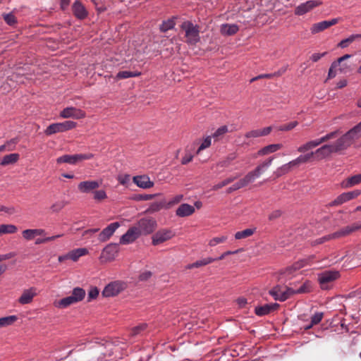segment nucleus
Here are the masks:
<instances>
[{
    "instance_id": "1",
    "label": "nucleus",
    "mask_w": 361,
    "mask_h": 361,
    "mask_svg": "<svg viewBox=\"0 0 361 361\" xmlns=\"http://www.w3.org/2000/svg\"><path fill=\"white\" fill-rule=\"evenodd\" d=\"M361 137V121L339 137L336 141L323 145L316 149L318 157L324 159L333 154H339L347 149L355 140Z\"/></svg>"
},
{
    "instance_id": "2",
    "label": "nucleus",
    "mask_w": 361,
    "mask_h": 361,
    "mask_svg": "<svg viewBox=\"0 0 361 361\" xmlns=\"http://www.w3.org/2000/svg\"><path fill=\"white\" fill-rule=\"evenodd\" d=\"M274 158L270 157L264 161L257 166V167L250 171L245 177L241 178L238 182L233 185L230 188V191L236 190L243 187L247 186L248 184L254 182L257 178L260 177L271 165Z\"/></svg>"
},
{
    "instance_id": "3",
    "label": "nucleus",
    "mask_w": 361,
    "mask_h": 361,
    "mask_svg": "<svg viewBox=\"0 0 361 361\" xmlns=\"http://www.w3.org/2000/svg\"><path fill=\"white\" fill-rule=\"evenodd\" d=\"M312 159L317 160H322V159L318 157L317 154H316V150L312 151L305 154H301L296 159L278 167L274 172V175L276 178L281 177L289 173L293 169L299 166L300 164H305L311 161Z\"/></svg>"
},
{
    "instance_id": "4",
    "label": "nucleus",
    "mask_w": 361,
    "mask_h": 361,
    "mask_svg": "<svg viewBox=\"0 0 361 361\" xmlns=\"http://www.w3.org/2000/svg\"><path fill=\"white\" fill-rule=\"evenodd\" d=\"M85 295L86 293L83 288L76 287L73 289L71 295L55 301L54 305L57 308L64 309L82 301L85 298Z\"/></svg>"
},
{
    "instance_id": "5",
    "label": "nucleus",
    "mask_w": 361,
    "mask_h": 361,
    "mask_svg": "<svg viewBox=\"0 0 361 361\" xmlns=\"http://www.w3.org/2000/svg\"><path fill=\"white\" fill-rule=\"evenodd\" d=\"M338 134H339V130H335V131L330 132L319 138L310 140V141L302 144L298 148L297 150L298 152H300V153L307 152L318 147L322 143L329 142V140L336 138Z\"/></svg>"
},
{
    "instance_id": "6",
    "label": "nucleus",
    "mask_w": 361,
    "mask_h": 361,
    "mask_svg": "<svg viewBox=\"0 0 361 361\" xmlns=\"http://www.w3.org/2000/svg\"><path fill=\"white\" fill-rule=\"evenodd\" d=\"M181 29L185 32V41L189 44H195L200 41V30L198 26L190 21H185L181 25Z\"/></svg>"
},
{
    "instance_id": "7",
    "label": "nucleus",
    "mask_w": 361,
    "mask_h": 361,
    "mask_svg": "<svg viewBox=\"0 0 361 361\" xmlns=\"http://www.w3.org/2000/svg\"><path fill=\"white\" fill-rule=\"evenodd\" d=\"M127 288V283L123 281H114L104 288L102 295L104 298L115 297Z\"/></svg>"
},
{
    "instance_id": "8",
    "label": "nucleus",
    "mask_w": 361,
    "mask_h": 361,
    "mask_svg": "<svg viewBox=\"0 0 361 361\" xmlns=\"http://www.w3.org/2000/svg\"><path fill=\"white\" fill-rule=\"evenodd\" d=\"M141 235H147L152 233L157 227V222L152 217L140 219L135 225Z\"/></svg>"
},
{
    "instance_id": "9",
    "label": "nucleus",
    "mask_w": 361,
    "mask_h": 361,
    "mask_svg": "<svg viewBox=\"0 0 361 361\" xmlns=\"http://www.w3.org/2000/svg\"><path fill=\"white\" fill-rule=\"evenodd\" d=\"M77 123L72 121H66L61 123H55L49 125L45 130L47 135H51L57 133H63L75 128Z\"/></svg>"
},
{
    "instance_id": "10",
    "label": "nucleus",
    "mask_w": 361,
    "mask_h": 361,
    "mask_svg": "<svg viewBox=\"0 0 361 361\" xmlns=\"http://www.w3.org/2000/svg\"><path fill=\"white\" fill-rule=\"evenodd\" d=\"M339 276V272L337 271H324L318 274V281L322 289H328L331 284Z\"/></svg>"
},
{
    "instance_id": "11",
    "label": "nucleus",
    "mask_w": 361,
    "mask_h": 361,
    "mask_svg": "<svg viewBox=\"0 0 361 361\" xmlns=\"http://www.w3.org/2000/svg\"><path fill=\"white\" fill-rule=\"evenodd\" d=\"M93 157L92 154H65L56 159L59 164L67 163L69 164H76L83 160L90 159Z\"/></svg>"
},
{
    "instance_id": "12",
    "label": "nucleus",
    "mask_w": 361,
    "mask_h": 361,
    "mask_svg": "<svg viewBox=\"0 0 361 361\" xmlns=\"http://www.w3.org/2000/svg\"><path fill=\"white\" fill-rule=\"evenodd\" d=\"M174 236L175 233L171 229H160L152 237V243L155 246L159 245L172 239Z\"/></svg>"
},
{
    "instance_id": "13",
    "label": "nucleus",
    "mask_w": 361,
    "mask_h": 361,
    "mask_svg": "<svg viewBox=\"0 0 361 361\" xmlns=\"http://www.w3.org/2000/svg\"><path fill=\"white\" fill-rule=\"evenodd\" d=\"M313 256H311L307 259H302L297 262L295 264L291 267H287L286 269L281 271L279 279H291L294 271L300 269V268L310 264L309 262L313 259Z\"/></svg>"
},
{
    "instance_id": "14",
    "label": "nucleus",
    "mask_w": 361,
    "mask_h": 361,
    "mask_svg": "<svg viewBox=\"0 0 361 361\" xmlns=\"http://www.w3.org/2000/svg\"><path fill=\"white\" fill-rule=\"evenodd\" d=\"M322 4V2L319 0L307 1L296 6L294 13L296 16H303Z\"/></svg>"
},
{
    "instance_id": "15",
    "label": "nucleus",
    "mask_w": 361,
    "mask_h": 361,
    "mask_svg": "<svg viewBox=\"0 0 361 361\" xmlns=\"http://www.w3.org/2000/svg\"><path fill=\"white\" fill-rule=\"evenodd\" d=\"M294 290L290 288H283L280 286H276L269 290V294L276 300L284 301L293 295Z\"/></svg>"
},
{
    "instance_id": "16",
    "label": "nucleus",
    "mask_w": 361,
    "mask_h": 361,
    "mask_svg": "<svg viewBox=\"0 0 361 361\" xmlns=\"http://www.w3.org/2000/svg\"><path fill=\"white\" fill-rule=\"evenodd\" d=\"M62 118L81 119L86 116V114L80 109L68 106L63 109L59 114Z\"/></svg>"
},
{
    "instance_id": "17",
    "label": "nucleus",
    "mask_w": 361,
    "mask_h": 361,
    "mask_svg": "<svg viewBox=\"0 0 361 361\" xmlns=\"http://www.w3.org/2000/svg\"><path fill=\"white\" fill-rule=\"evenodd\" d=\"M118 247L116 243H111L106 245L102 250L100 259L102 262H107L113 261L117 256Z\"/></svg>"
},
{
    "instance_id": "18",
    "label": "nucleus",
    "mask_w": 361,
    "mask_h": 361,
    "mask_svg": "<svg viewBox=\"0 0 361 361\" xmlns=\"http://www.w3.org/2000/svg\"><path fill=\"white\" fill-rule=\"evenodd\" d=\"M360 194L361 190H359L343 192L342 194L338 195L332 202L330 203V206L341 205L346 202H348L353 199L356 198Z\"/></svg>"
},
{
    "instance_id": "19",
    "label": "nucleus",
    "mask_w": 361,
    "mask_h": 361,
    "mask_svg": "<svg viewBox=\"0 0 361 361\" xmlns=\"http://www.w3.org/2000/svg\"><path fill=\"white\" fill-rule=\"evenodd\" d=\"M37 295V288L35 287L32 286L23 290L20 296L18 299V302L20 305L30 304L33 301L35 297H36Z\"/></svg>"
},
{
    "instance_id": "20",
    "label": "nucleus",
    "mask_w": 361,
    "mask_h": 361,
    "mask_svg": "<svg viewBox=\"0 0 361 361\" xmlns=\"http://www.w3.org/2000/svg\"><path fill=\"white\" fill-rule=\"evenodd\" d=\"M45 235L46 231L42 228H27L22 231V237L26 241L36 240Z\"/></svg>"
},
{
    "instance_id": "21",
    "label": "nucleus",
    "mask_w": 361,
    "mask_h": 361,
    "mask_svg": "<svg viewBox=\"0 0 361 361\" xmlns=\"http://www.w3.org/2000/svg\"><path fill=\"white\" fill-rule=\"evenodd\" d=\"M140 236H141V234L137 229V227L133 226L130 227L127 231V232L121 237L120 243L122 245H128L132 243Z\"/></svg>"
},
{
    "instance_id": "22",
    "label": "nucleus",
    "mask_w": 361,
    "mask_h": 361,
    "mask_svg": "<svg viewBox=\"0 0 361 361\" xmlns=\"http://www.w3.org/2000/svg\"><path fill=\"white\" fill-rule=\"evenodd\" d=\"M102 183V180H85L80 182L78 188L82 193H88L94 191L101 185Z\"/></svg>"
},
{
    "instance_id": "23",
    "label": "nucleus",
    "mask_w": 361,
    "mask_h": 361,
    "mask_svg": "<svg viewBox=\"0 0 361 361\" xmlns=\"http://www.w3.org/2000/svg\"><path fill=\"white\" fill-rule=\"evenodd\" d=\"M361 230V224H353L350 226H347L338 231L333 233L334 239L340 238L350 235L353 232Z\"/></svg>"
},
{
    "instance_id": "24",
    "label": "nucleus",
    "mask_w": 361,
    "mask_h": 361,
    "mask_svg": "<svg viewBox=\"0 0 361 361\" xmlns=\"http://www.w3.org/2000/svg\"><path fill=\"white\" fill-rule=\"evenodd\" d=\"M120 227L118 222H114L110 224L107 227L102 230L99 235V240L102 242H105L114 234L117 228Z\"/></svg>"
},
{
    "instance_id": "25",
    "label": "nucleus",
    "mask_w": 361,
    "mask_h": 361,
    "mask_svg": "<svg viewBox=\"0 0 361 361\" xmlns=\"http://www.w3.org/2000/svg\"><path fill=\"white\" fill-rule=\"evenodd\" d=\"M133 180L137 186L142 189L150 188L154 185V182L150 180L149 177L145 175L134 176Z\"/></svg>"
},
{
    "instance_id": "26",
    "label": "nucleus",
    "mask_w": 361,
    "mask_h": 361,
    "mask_svg": "<svg viewBox=\"0 0 361 361\" xmlns=\"http://www.w3.org/2000/svg\"><path fill=\"white\" fill-rule=\"evenodd\" d=\"M351 57L350 54H345L340 58H338L336 61H334L329 70L328 73V79L334 78L337 75V68L338 66L346 59H348Z\"/></svg>"
},
{
    "instance_id": "27",
    "label": "nucleus",
    "mask_w": 361,
    "mask_h": 361,
    "mask_svg": "<svg viewBox=\"0 0 361 361\" xmlns=\"http://www.w3.org/2000/svg\"><path fill=\"white\" fill-rule=\"evenodd\" d=\"M195 211V209L194 206L184 203L177 208L176 214L179 217H185L192 215Z\"/></svg>"
},
{
    "instance_id": "28",
    "label": "nucleus",
    "mask_w": 361,
    "mask_h": 361,
    "mask_svg": "<svg viewBox=\"0 0 361 361\" xmlns=\"http://www.w3.org/2000/svg\"><path fill=\"white\" fill-rule=\"evenodd\" d=\"M361 183V173L350 176L341 183L342 188H350Z\"/></svg>"
},
{
    "instance_id": "29",
    "label": "nucleus",
    "mask_w": 361,
    "mask_h": 361,
    "mask_svg": "<svg viewBox=\"0 0 361 361\" xmlns=\"http://www.w3.org/2000/svg\"><path fill=\"white\" fill-rule=\"evenodd\" d=\"M279 306L277 303L266 304L263 306L257 307L255 308V313L258 316H263L274 311Z\"/></svg>"
},
{
    "instance_id": "30",
    "label": "nucleus",
    "mask_w": 361,
    "mask_h": 361,
    "mask_svg": "<svg viewBox=\"0 0 361 361\" xmlns=\"http://www.w3.org/2000/svg\"><path fill=\"white\" fill-rule=\"evenodd\" d=\"M73 12L75 17H77L79 19H83L85 18L87 15V12L84 7V6L79 1H75L73 5Z\"/></svg>"
},
{
    "instance_id": "31",
    "label": "nucleus",
    "mask_w": 361,
    "mask_h": 361,
    "mask_svg": "<svg viewBox=\"0 0 361 361\" xmlns=\"http://www.w3.org/2000/svg\"><path fill=\"white\" fill-rule=\"evenodd\" d=\"M239 30V27L235 24L226 23L221 26L220 31L223 35H233Z\"/></svg>"
},
{
    "instance_id": "32",
    "label": "nucleus",
    "mask_w": 361,
    "mask_h": 361,
    "mask_svg": "<svg viewBox=\"0 0 361 361\" xmlns=\"http://www.w3.org/2000/svg\"><path fill=\"white\" fill-rule=\"evenodd\" d=\"M283 147L281 144H272L267 145L257 152L258 156H264L271 153H274Z\"/></svg>"
},
{
    "instance_id": "33",
    "label": "nucleus",
    "mask_w": 361,
    "mask_h": 361,
    "mask_svg": "<svg viewBox=\"0 0 361 361\" xmlns=\"http://www.w3.org/2000/svg\"><path fill=\"white\" fill-rule=\"evenodd\" d=\"M19 159H20L19 154H18V153L9 154L4 156L1 159V160L0 161V165L5 166L11 165V164H14L16 162H18Z\"/></svg>"
},
{
    "instance_id": "34",
    "label": "nucleus",
    "mask_w": 361,
    "mask_h": 361,
    "mask_svg": "<svg viewBox=\"0 0 361 361\" xmlns=\"http://www.w3.org/2000/svg\"><path fill=\"white\" fill-rule=\"evenodd\" d=\"M88 254L87 248L81 247L73 250L68 252V257L69 259L76 262L80 257L85 256Z\"/></svg>"
},
{
    "instance_id": "35",
    "label": "nucleus",
    "mask_w": 361,
    "mask_h": 361,
    "mask_svg": "<svg viewBox=\"0 0 361 361\" xmlns=\"http://www.w3.org/2000/svg\"><path fill=\"white\" fill-rule=\"evenodd\" d=\"M216 259H214L212 257H206L201 259L200 260L196 261L194 263L190 264L187 266L188 269H194V268H198L202 266H206L209 264L212 263L214 262Z\"/></svg>"
},
{
    "instance_id": "36",
    "label": "nucleus",
    "mask_w": 361,
    "mask_h": 361,
    "mask_svg": "<svg viewBox=\"0 0 361 361\" xmlns=\"http://www.w3.org/2000/svg\"><path fill=\"white\" fill-rule=\"evenodd\" d=\"M255 231H256L255 228H246L243 231L236 232L235 233L234 237H235V239H236V240L245 239V238H249L251 235H252Z\"/></svg>"
},
{
    "instance_id": "37",
    "label": "nucleus",
    "mask_w": 361,
    "mask_h": 361,
    "mask_svg": "<svg viewBox=\"0 0 361 361\" xmlns=\"http://www.w3.org/2000/svg\"><path fill=\"white\" fill-rule=\"evenodd\" d=\"M327 28H329L327 21L324 20L317 23H314L310 27V32L312 34L314 35L320 32H322Z\"/></svg>"
},
{
    "instance_id": "38",
    "label": "nucleus",
    "mask_w": 361,
    "mask_h": 361,
    "mask_svg": "<svg viewBox=\"0 0 361 361\" xmlns=\"http://www.w3.org/2000/svg\"><path fill=\"white\" fill-rule=\"evenodd\" d=\"M238 157L236 152H233L228 154L223 160L220 161L217 164V166L219 167H228L231 165V162L235 160Z\"/></svg>"
},
{
    "instance_id": "39",
    "label": "nucleus",
    "mask_w": 361,
    "mask_h": 361,
    "mask_svg": "<svg viewBox=\"0 0 361 361\" xmlns=\"http://www.w3.org/2000/svg\"><path fill=\"white\" fill-rule=\"evenodd\" d=\"M18 228L13 224H0V236L16 233Z\"/></svg>"
},
{
    "instance_id": "40",
    "label": "nucleus",
    "mask_w": 361,
    "mask_h": 361,
    "mask_svg": "<svg viewBox=\"0 0 361 361\" xmlns=\"http://www.w3.org/2000/svg\"><path fill=\"white\" fill-rule=\"evenodd\" d=\"M228 132V126H222L219 127V128H217L211 137H212V138L213 137L214 139H215V140L217 141V140H221L225 135V134L227 133Z\"/></svg>"
},
{
    "instance_id": "41",
    "label": "nucleus",
    "mask_w": 361,
    "mask_h": 361,
    "mask_svg": "<svg viewBox=\"0 0 361 361\" xmlns=\"http://www.w3.org/2000/svg\"><path fill=\"white\" fill-rule=\"evenodd\" d=\"M17 320V317L11 315L0 318V329L12 325Z\"/></svg>"
},
{
    "instance_id": "42",
    "label": "nucleus",
    "mask_w": 361,
    "mask_h": 361,
    "mask_svg": "<svg viewBox=\"0 0 361 361\" xmlns=\"http://www.w3.org/2000/svg\"><path fill=\"white\" fill-rule=\"evenodd\" d=\"M112 344L111 343H105L104 345H100L97 347V350L104 354V357L111 356L113 354Z\"/></svg>"
},
{
    "instance_id": "43",
    "label": "nucleus",
    "mask_w": 361,
    "mask_h": 361,
    "mask_svg": "<svg viewBox=\"0 0 361 361\" xmlns=\"http://www.w3.org/2000/svg\"><path fill=\"white\" fill-rule=\"evenodd\" d=\"M228 239L227 235H222L216 236L209 240L208 245L210 247H215L219 244L225 243Z\"/></svg>"
},
{
    "instance_id": "44",
    "label": "nucleus",
    "mask_w": 361,
    "mask_h": 361,
    "mask_svg": "<svg viewBox=\"0 0 361 361\" xmlns=\"http://www.w3.org/2000/svg\"><path fill=\"white\" fill-rule=\"evenodd\" d=\"M140 75L139 72H131L128 71H120L116 75V79H126L131 77H136Z\"/></svg>"
},
{
    "instance_id": "45",
    "label": "nucleus",
    "mask_w": 361,
    "mask_h": 361,
    "mask_svg": "<svg viewBox=\"0 0 361 361\" xmlns=\"http://www.w3.org/2000/svg\"><path fill=\"white\" fill-rule=\"evenodd\" d=\"M212 145V137L211 136H207L206 137H204L203 139V140L202 141L200 147H198V149H197V154H200V152L209 147Z\"/></svg>"
},
{
    "instance_id": "46",
    "label": "nucleus",
    "mask_w": 361,
    "mask_h": 361,
    "mask_svg": "<svg viewBox=\"0 0 361 361\" xmlns=\"http://www.w3.org/2000/svg\"><path fill=\"white\" fill-rule=\"evenodd\" d=\"M16 142H17L16 140L13 139V140H11L6 142L4 145H1L0 146V153L2 152H4L6 150H7V151L13 150Z\"/></svg>"
},
{
    "instance_id": "47",
    "label": "nucleus",
    "mask_w": 361,
    "mask_h": 361,
    "mask_svg": "<svg viewBox=\"0 0 361 361\" xmlns=\"http://www.w3.org/2000/svg\"><path fill=\"white\" fill-rule=\"evenodd\" d=\"M311 288L310 282L306 281L298 289L294 290L293 295L308 293L310 291Z\"/></svg>"
},
{
    "instance_id": "48",
    "label": "nucleus",
    "mask_w": 361,
    "mask_h": 361,
    "mask_svg": "<svg viewBox=\"0 0 361 361\" xmlns=\"http://www.w3.org/2000/svg\"><path fill=\"white\" fill-rule=\"evenodd\" d=\"M323 318L322 312L315 313L311 318V324L305 327V329H310L312 326L319 324Z\"/></svg>"
},
{
    "instance_id": "49",
    "label": "nucleus",
    "mask_w": 361,
    "mask_h": 361,
    "mask_svg": "<svg viewBox=\"0 0 361 361\" xmlns=\"http://www.w3.org/2000/svg\"><path fill=\"white\" fill-rule=\"evenodd\" d=\"M63 235V234H58V235H52V236H49V237L44 236L42 238H37L36 240L35 244L36 245H39V244L46 243H48V242H50V241H53V240H56L58 238L62 237Z\"/></svg>"
},
{
    "instance_id": "50",
    "label": "nucleus",
    "mask_w": 361,
    "mask_h": 361,
    "mask_svg": "<svg viewBox=\"0 0 361 361\" xmlns=\"http://www.w3.org/2000/svg\"><path fill=\"white\" fill-rule=\"evenodd\" d=\"M333 239H334L333 233L329 234V235H324L323 237H321V238H319L314 240V241L312 242V245L314 246L317 245L319 244L324 243L329 241L331 240H333Z\"/></svg>"
},
{
    "instance_id": "51",
    "label": "nucleus",
    "mask_w": 361,
    "mask_h": 361,
    "mask_svg": "<svg viewBox=\"0 0 361 361\" xmlns=\"http://www.w3.org/2000/svg\"><path fill=\"white\" fill-rule=\"evenodd\" d=\"M93 198L96 201H102L107 198V195L104 190H94L93 191Z\"/></svg>"
},
{
    "instance_id": "52",
    "label": "nucleus",
    "mask_w": 361,
    "mask_h": 361,
    "mask_svg": "<svg viewBox=\"0 0 361 361\" xmlns=\"http://www.w3.org/2000/svg\"><path fill=\"white\" fill-rule=\"evenodd\" d=\"M298 125V121H295L290 122L289 123L278 126L277 130H281V131H289V130L293 129L294 128H295Z\"/></svg>"
},
{
    "instance_id": "53",
    "label": "nucleus",
    "mask_w": 361,
    "mask_h": 361,
    "mask_svg": "<svg viewBox=\"0 0 361 361\" xmlns=\"http://www.w3.org/2000/svg\"><path fill=\"white\" fill-rule=\"evenodd\" d=\"M65 207V202L63 201H58L54 202L50 207V211L52 213H57L60 212Z\"/></svg>"
},
{
    "instance_id": "54",
    "label": "nucleus",
    "mask_w": 361,
    "mask_h": 361,
    "mask_svg": "<svg viewBox=\"0 0 361 361\" xmlns=\"http://www.w3.org/2000/svg\"><path fill=\"white\" fill-rule=\"evenodd\" d=\"M163 207V204L161 202H153L150 204L147 212L149 213H154L159 211Z\"/></svg>"
},
{
    "instance_id": "55",
    "label": "nucleus",
    "mask_w": 361,
    "mask_h": 361,
    "mask_svg": "<svg viewBox=\"0 0 361 361\" xmlns=\"http://www.w3.org/2000/svg\"><path fill=\"white\" fill-rule=\"evenodd\" d=\"M146 326H147V325L145 324H140L138 326L133 327L131 329L130 335L132 336H135L140 334L142 331H144L146 329Z\"/></svg>"
},
{
    "instance_id": "56",
    "label": "nucleus",
    "mask_w": 361,
    "mask_h": 361,
    "mask_svg": "<svg viewBox=\"0 0 361 361\" xmlns=\"http://www.w3.org/2000/svg\"><path fill=\"white\" fill-rule=\"evenodd\" d=\"M174 25H175V23L173 20H169L167 21L164 22L161 24L160 29L161 31L166 32L169 30L172 29L174 27Z\"/></svg>"
},
{
    "instance_id": "57",
    "label": "nucleus",
    "mask_w": 361,
    "mask_h": 361,
    "mask_svg": "<svg viewBox=\"0 0 361 361\" xmlns=\"http://www.w3.org/2000/svg\"><path fill=\"white\" fill-rule=\"evenodd\" d=\"M99 293V290L97 287H92L88 292V301L96 299Z\"/></svg>"
},
{
    "instance_id": "58",
    "label": "nucleus",
    "mask_w": 361,
    "mask_h": 361,
    "mask_svg": "<svg viewBox=\"0 0 361 361\" xmlns=\"http://www.w3.org/2000/svg\"><path fill=\"white\" fill-rule=\"evenodd\" d=\"M356 37L357 36L350 35L349 37L341 41L340 43L338 44V46L341 48L347 47L350 43L354 42L356 39Z\"/></svg>"
},
{
    "instance_id": "59",
    "label": "nucleus",
    "mask_w": 361,
    "mask_h": 361,
    "mask_svg": "<svg viewBox=\"0 0 361 361\" xmlns=\"http://www.w3.org/2000/svg\"><path fill=\"white\" fill-rule=\"evenodd\" d=\"M349 68H350V66L347 63H345L343 61L337 68V74L338 73H346L349 71Z\"/></svg>"
},
{
    "instance_id": "60",
    "label": "nucleus",
    "mask_w": 361,
    "mask_h": 361,
    "mask_svg": "<svg viewBox=\"0 0 361 361\" xmlns=\"http://www.w3.org/2000/svg\"><path fill=\"white\" fill-rule=\"evenodd\" d=\"M4 20L10 25H13L16 23V19L14 15L12 13H8L4 16Z\"/></svg>"
},
{
    "instance_id": "61",
    "label": "nucleus",
    "mask_w": 361,
    "mask_h": 361,
    "mask_svg": "<svg viewBox=\"0 0 361 361\" xmlns=\"http://www.w3.org/2000/svg\"><path fill=\"white\" fill-rule=\"evenodd\" d=\"M183 199V195H176L170 200L168 204L169 206H173L174 204L179 203Z\"/></svg>"
},
{
    "instance_id": "62",
    "label": "nucleus",
    "mask_w": 361,
    "mask_h": 361,
    "mask_svg": "<svg viewBox=\"0 0 361 361\" xmlns=\"http://www.w3.org/2000/svg\"><path fill=\"white\" fill-rule=\"evenodd\" d=\"M0 212H4L9 215H12L16 213V209L13 207L0 205Z\"/></svg>"
},
{
    "instance_id": "63",
    "label": "nucleus",
    "mask_w": 361,
    "mask_h": 361,
    "mask_svg": "<svg viewBox=\"0 0 361 361\" xmlns=\"http://www.w3.org/2000/svg\"><path fill=\"white\" fill-rule=\"evenodd\" d=\"M130 180V176L128 174L121 175L118 177V180L121 185H127Z\"/></svg>"
},
{
    "instance_id": "64",
    "label": "nucleus",
    "mask_w": 361,
    "mask_h": 361,
    "mask_svg": "<svg viewBox=\"0 0 361 361\" xmlns=\"http://www.w3.org/2000/svg\"><path fill=\"white\" fill-rule=\"evenodd\" d=\"M245 136L247 138H256V137H261L259 129L247 132V133H246Z\"/></svg>"
}]
</instances>
